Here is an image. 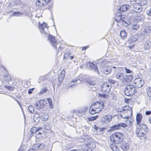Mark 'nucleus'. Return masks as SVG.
Instances as JSON below:
<instances>
[{
	"label": "nucleus",
	"mask_w": 151,
	"mask_h": 151,
	"mask_svg": "<svg viewBox=\"0 0 151 151\" xmlns=\"http://www.w3.org/2000/svg\"><path fill=\"white\" fill-rule=\"evenodd\" d=\"M139 126L137 127L136 131V134L139 137L144 136L148 131L147 126L143 124L139 125Z\"/></svg>",
	"instance_id": "1"
},
{
	"label": "nucleus",
	"mask_w": 151,
	"mask_h": 151,
	"mask_svg": "<svg viewBox=\"0 0 151 151\" xmlns=\"http://www.w3.org/2000/svg\"><path fill=\"white\" fill-rule=\"evenodd\" d=\"M124 137V136L123 133L116 132L111 136L110 140L113 143L118 144L122 141Z\"/></svg>",
	"instance_id": "2"
},
{
	"label": "nucleus",
	"mask_w": 151,
	"mask_h": 151,
	"mask_svg": "<svg viewBox=\"0 0 151 151\" xmlns=\"http://www.w3.org/2000/svg\"><path fill=\"white\" fill-rule=\"evenodd\" d=\"M137 91L133 86L128 85L125 88L124 93L127 96H130L136 93Z\"/></svg>",
	"instance_id": "3"
},
{
	"label": "nucleus",
	"mask_w": 151,
	"mask_h": 151,
	"mask_svg": "<svg viewBox=\"0 0 151 151\" xmlns=\"http://www.w3.org/2000/svg\"><path fill=\"white\" fill-rule=\"evenodd\" d=\"M47 101L45 99L40 100L37 101L35 104V106L37 110H40V109L44 108L46 106Z\"/></svg>",
	"instance_id": "4"
},
{
	"label": "nucleus",
	"mask_w": 151,
	"mask_h": 151,
	"mask_svg": "<svg viewBox=\"0 0 151 151\" xmlns=\"http://www.w3.org/2000/svg\"><path fill=\"white\" fill-rule=\"evenodd\" d=\"M94 106V108L98 110L99 111H101L103 109L104 106V103L101 101H96L93 103L91 106V107Z\"/></svg>",
	"instance_id": "5"
},
{
	"label": "nucleus",
	"mask_w": 151,
	"mask_h": 151,
	"mask_svg": "<svg viewBox=\"0 0 151 151\" xmlns=\"http://www.w3.org/2000/svg\"><path fill=\"white\" fill-rule=\"evenodd\" d=\"M111 86L107 83H103L101 86V90L104 93H108L110 91Z\"/></svg>",
	"instance_id": "6"
},
{
	"label": "nucleus",
	"mask_w": 151,
	"mask_h": 151,
	"mask_svg": "<svg viewBox=\"0 0 151 151\" xmlns=\"http://www.w3.org/2000/svg\"><path fill=\"white\" fill-rule=\"evenodd\" d=\"M86 66L89 69L94 71L98 74H99L97 67L93 63L90 62H87L86 63Z\"/></svg>",
	"instance_id": "7"
},
{
	"label": "nucleus",
	"mask_w": 151,
	"mask_h": 151,
	"mask_svg": "<svg viewBox=\"0 0 151 151\" xmlns=\"http://www.w3.org/2000/svg\"><path fill=\"white\" fill-rule=\"evenodd\" d=\"M101 71L104 73L108 75L110 73L112 70L111 67L109 66H101L100 68Z\"/></svg>",
	"instance_id": "8"
},
{
	"label": "nucleus",
	"mask_w": 151,
	"mask_h": 151,
	"mask_svg": "<svg viewBox=\"0 0 151 151\" xmlns=\"http://www.w3.org/2000/svg\"><path fill=\"white\" fill-rule=\"evenodd\" d=\"M39 27L41 33L44 34H47L48 28L47 27L46 24L45 23H43V24H40Z\"/></svg>",
	"instance_id": "9"
},
{
	"label": "nucleus",
	"mask_w": 151,
	"mask_h": 151,
	"mask_svg": "<svg viewBox=\"0 0 151 151\" xmlns=\"http://www.w3.org/2000/svg\"><path fill=\"white\" fill-rule=\"evenodd\" d=\"M50 1V0H37L35 3L37 6L41 7L46 5Z\"/></svg>",
	"instance_id": "10"
},
{
	"label": "nucleus",
	"mask_w": 151,
	"mask_h": 151,
	"mask_svg": "<svg viewBox=\"0 0 151 151\" xmlns=\"http://www.w3.org/2000/svg\"><path fill=\"white\" fill-rule=\"evenodd\" d=\"M133 83L135 84V86L138 88L142 87L144 83V81H143L142 79L140 78H135L134 80Z\"/></svg>",
	"instance_id": "11"
},
{
	"label": "nucleus",
	"mask_w": 151,
	"mask_h": 151,
	"mask_svg": "<svg viewBox=\"0 0 151 151\" xmlns=\"http://www.w3.org/2000/svg\"><path fill=\"white\" fill-rule=\"evenodd\" d=\"M48 39L51 44L52 46H54L55 49H57V47L56 46V45H57V42L54 36L50 35H49Z\"/></svg>",
	"instance_id": "12"
},
{
	"label": "nucleus",
	"mask_w": 151,
	"mask_h": 151,
	"mask_svg": "<svg viewBox=\"0 0 151 151\" xmlns=\"http://www.w3.org/2000/svg\"><path fill=\"white\" fill-rule=\"evenodd\" d=\"M132 9L134 12L138 13L141 12L142 10L141 6L137 3H135L133 5Z\"/></svg>",
	"instance_id": "13"
},
{
	"label": "nucleus",
	"mask_w": 151,
	"mask_h": 151,
	"mask_svg": "<svg viewBox=\"0 0 151 151\" xmlns=\"http://www.w3.org/2000/svg\"><path fill=\"white\" fill-rule=\"evenodd\" d=\"M127 125L124 123H118L112 127H111V130H114L119 129L120 128V127H125Z\"/></svg>",
	"instance_id": "14"
},
{
	"label": "nucleus",
	"mask_w": 151,
	"mask_h": 151,
	"mask_svg": "<svg viewBox=\"0 0 151 151\" xmlns=\"http://www.w3.org/2000/svg\"><path fill=\"white\" fill-rule=\"evenodd\" d=\"M86 144L87 145L89 151H92L96 146L95 144L93 142H91L89 139L88 141H87Z\"/></svg>",
	"instance_id": "15"
},
{
	"label": "nucleus",
	"mask_w": 151,
	"mask_h": 151,
	"mask_svg": "<svg viewBox=\"0 0 151 151\" xmlns=\"http://www.w3.org/2000/svg\"><path fill=\"white\" fill-rule=\"evenodd\" d=\"M138 38L137 35H134L129 38L127 41V42L129 44L132 45L138 40Z\"/></svg>",
	"instance_id": "16"
},
{
	"label": "nucleus",
	"mask_w": 151,
	"mask_h": 151,
	"mask_svg": "<svg viewBox=\"0 0 151 151\" xmlns=\"http://www.w3.org/2000/svg\"><path fill=\"white\" fill-rule=\"evenodd\" d=\"M86 79L87 78L85 75H81L79 76L78 78H76L73 80L71 82H76L78 81V80L81 81H85V80L86 81Z\"/></svg>",
	"instance_id": "17"
},
{
	"label": "nucleus",
	"mask_w": 151,
	"mask_h": 151,
	"mask_svg": "<svg viewBox=\"0 0 151 151\" xmlns=\"http://www.w3.org/2000/svg\"><path fill=\"white\" fill-rule=\"evenodd\" d=\"M112 117L111 115H106L102 118V122L104 124H106L107 122H109L112 119Z\"/></svg>",
	"instance_id": "18"
},
{
	"label": "nucleus",
	"mask_w": 151,
	"mask_h": 151,
	"mask_svg": "<svg viewBox=\"0 0 151 151\" xmlns=\"http://www.w3.org/2000/svg\"><path fill=\"white\" fill-rule=\"evenodd\" d=\"M120 147L123 150H127L129 149V145L126 142H123L120 144Z\"/></svg>",
	"instance_id": "19"
},
{
	"label": "nucleus",
	"mask_w": 151,
	"mask_h": 151,
	"mask_svg": "<svg viewBox=\"0 0 151 151\" xmlns=\"http://www.w3.org/2000/svg\"><path fill=\"white\" fill-rule=\"evenodd\" d=\"M142 115L140 113H137L136 116V120L137 124V125H139L142 121Z\"/></svg>",
	"instance_id": "20"
},
{
	"label": "nucleus",
	"mask_w": 151,
	"mask_h": 151,
	"mask_svg": "<svg viewBox=\"0 0 151 151\" xmlns=\"http://www.w3.org/2000/svg\"><path fill=\"white\" fill-rule=\"evenodd\" d=\"M86 143L84 144H81L79 146V149L80 150H82L84 151H89L88 147L87 145L86 144Z\"/></svg>",
	"instance_id": "21"
},
{
	"label": "nucleus",
	"mask_w": 151,
	"mask_h": 151,
	"mask_svg": "<svg viewBox=\"0 0 151 151\" xmlns=\"http://www.w3.org/2000/svg\"><path fill=\"white\" fill-rule=\"evenodd\" d=\"M133 79V76L132 75H126L123 80V82H130L132 81Z\"/></svg>",
	"instance_id": "22"
},
{
	"label": "nucleus",
	"mask_w": 151,
	"mask_h": 151,
	"mask_svg": "<svg viewBox=\"0 0 151 151\" xmlns=\"http://www.w3.org/2000/svg\"><path fill=\"white\" fill-rule=\"evenodd\" d=\"M40 120V115L38 114H36L33 116V120L35 124H38Z\"/></svg>",
	"instance_id": "23"
},
{
	"label": "nucleus",
	"mask_w": 151,
	"mask_h": 151,
	"mask_svg": "<svg viewBox=\"0 0 151 151\" xmlns=\"http://www.w3.org/2000/svg\"><path fill=\"white\" fill-rule=\"evenodd\" d=\"M129 6L128 5L124 4L120 7L119 10L122 12L126 11L129 9Z\"/></svg>",
	"instance_id": "24"
},
{
	"label": "nucleus",
	"mask_w": 151,
	"mask_h": 151,
	"mask_svg": "<svg viewBox=\"0 0 151 151\" xmlns=\"http://www.w3.org/2000/svg\"><path fill=\"white\" fill-rule=\"evenodd\" d=\"M115 77L117 79L123 80L124 79V74L122 73H117L115 75Z\"/></svg>",
	"instance_id": "25"
},
{
	"label": "nucleus",
	"mask_w": 151,
	"mask_h": 151,
	"mask_svg": "<svg viewBox=\"0 0 151 151\" xmlns=\"http://www.w3.org/2000/svg\"><path fill=\"white\" fill-rule=\"evenodd\" d=\"M86 81L89 84L92 86H94L96 84L95 81L92 78H87Z\"/></svg>",
	"instance_id": "26"
},
{
	"label": "nucleus",
	"mask_w": 151,
	"mask_h": 151,
	"mask_svg": "<svg viewBox=\"0 0 151 151\" xmlns=\"http://www.w3.org/2000/svg\"><path fill=\"white\" fill-rule=\"evenodd\" d=\"M93 108V106L92 107H91V106L89 109V112L91 114L93 115L96 113H98L100 112L98 110H97L96 109H95Z\"/></svg>",
	"instance_id": "27"
},
{
	"label": "nucleus",
	"mask_w": 151,
	"mask_h": 151,
	"mask_svg": "<svg viewBox=\"0 0 151 151\" xmlns=\"http://www.w3.org/2000/svg\"><path fill=\"white\" fill-rule=\"evenodd\" d=\"M151 46V42L150 41H147L145 43L144 45V48L145 50H148L150 49Z\"/></svg>",
	"instance_id": "28"
},
{
	"label": "nucleus",
	"mask_w": 151,
	"mask_h": 151,
	"mask_svg": "<svg viewBox=\"0 0 151 151\" xmlns=\"http://www.w3.org/2000/svg\"><path fill=\"white\" fill-rule=\"evenodd\" d=\"M78 141L79 142H82L83 144H84L86 143L87 141H88V139L87 138H86V137L84 136L83 138H79Z\"/></svg>",
	"instance_id": "29"
},
{
	"label": "nucleus",
	"mask_w": 151,
	"mask_h": 151,
	"mask_svg": "<svg viewBox=\"0 0 151 151\" xmlns=\"http://www.w3.org/2000/svg\"><path fill=\"white\" fill-rule=\"evenodd\" d=\"M128 108H129V109H131V107L128 106H126L123 107V109H122V111H120V113L123 114H124L125 113L126 114L127 110V109H128Z\"/></svg>",
	"instance_id": "30"
},
{
	"label": "nucleus",
	"mask_w": 151,
	"mask_h": 151,
	"mask_svg": "<svg viewBox=\"0 0 151 151\" xmlns=\"http://www.w3.org/2000/svg\"><path fill=\"white\" fill-rule=\"evenodd\" d=\"M120 36L121 37L124 39L127 37V34L125 30H122L120 32Z\"/></svg>",
	"instance_id": "31"
},
{
	"label": "nucleus",
	"mask_w": 151,
	"mask_h": 151,
	"mask_svg": "<svg viewBox=\"0 0 151 151\" xmlns=\"http://www.w3.org/2000/svg\"><path fill=\"white\" fill-rule=\"evenodd\" d=\"M115 19L116 21L117 22H119L121 20L124 22L123 20L122 19V16L120 14H119V15H116L115 17Z\"/></svg>",
	"instance_id": "32"
},
{
	"label": "nucleus",
	"mask_w": 151,
	"mask_h": 151,
	"mask_svg": "<svg viewBox=\"0 0 151 151\" xmlns=\"http://www.w3.org/2000/svg\"><path fill=\"white\" fill-rule=\"evenodd\" d=\"M144 32L147 33L151 32V26H148L146 27L144 29Z\"/></svg>",
	"instance_id": "33"
},
{
	"label": "nucleus",
	"mask_w": 151,
	"mask_h": 151,
	"mask_svg": "<svg viewBox=\"0 0 151 151\" xmlns=\"http://www.w3.org/2000/svg\"><path fill=\"white\" fill-rule=\"evenodd\" d=\"M41 145L39 144H36L34 145L33 146V150H38L40 148V147Z\"/></svg>",
	"instance_id": "34"
},
{
	"label": "nucleus",
	"mask_w": 151,
	"mask_h": 151,
	"mask_svg": "<svg viewBox=\"0 0 151 151\" xmlns=\"http://www.w3.org/2000/svg\"><path fill=\"white\" fill-rule=\"evenodd\" d=\"M126 114L128 115V118H129V117L131 116L132 115V108L131 107V109H127V111L126 112Z\"/></svg>",
	"instance_id": "35"
},
{
	"label": "nucleus",
	"mask_w": 151,
	"mask_h": 151,
	"mask_svg": "<svg viewBox=\"0 0 151 151\" xmlns=\"http://www.w3.org/2000/svg\"><path fill=\"white\" fill-rule=\"evenodd\" d=\"M47 90L48 89L46 87H44L41 90L39 94L40 95L42 94L46 93Z\"/></svg>",
	"instance_id": "36"
},
{
	"label": "nucleus",
	"mask_w": 151,
	"mask_h": 151,
	"mask_svg": "<svg viewBox=\"0 0 151 151\" xmlns=\"http://www.w3.org/2000/svg\"><path fill=\"white\" fill-rule=\"evenodd\" d=\"M44 127L45 129L49 130L51 128V125L50 123H47L45 124Z\"/></svg>",
	"instance_id": "37"
},
{
	"label": "nucleus",
	"mask_w": 151,
	"mask_h": 151,
	"mask_svg": "<svg viewBox=\"0 0 151 151\" xmlns=\"http://www.w3.org/2000/svg\"><path fill=\"white\" fill-rule=\"evenodd\" d=\"M41 129V128H38L36 132L35 133L36 135L37 136H38V137H40L41 136V135L42 134V132L39 131L40 129Z\"/></svg>",
	"instance_id": "38"
},
{
	"label": "nucleus",
	"mask_w": 151,
	"mask_h": 151,
	"mask_svg": "<svg viewBox=\"0 0 151 151\" xmlns=\"http://www.w3.org/2000/svg\"><path fill=\"white\" fill-rule=\"evenodd\" d=\"M47 103L48 102L49 103V105L50 106V109H52V99L50 98H48L47 99Z\"/></svg>",
	"instance_id": "39"
},
{
	"label": "nucleus",
	"mask_w": 151,
	"mask_h": 151,
	"mask_svg": "<svg viewBox=\"0 0 151 151\" xmlns=\"http://www.w3.org/2000/svg\"><path fill=\"white\" fill-rule=\"evenodd\" d=\"M98 117L97 115H96L95 116L88 117V121H93L96 119Z\"/></svg>",
	"instance_id": "40"
},
{
	"label": "nucleus",
	"mask_w": 151,
	"mask_h": 151,
	"mask_svg": "<svg viewBox=\"0 0 151 151\" xmlns=\"http://www.w3.org/2000/svg\"><path fill=\"white\" fill-rule=\"evenodd\" d=\"M48 116L47 113L44 114V116L41 117V119L43 121H45L48 118Z\"/></svg>",
	"instance_id": "41"
},
{
	"label": "nucleus",
	"mask_w": 151,
	"mask_h": 151,
	"mask_svg": "<svg viewBox=\"0 0 151 151\" xmlns=\"http://www.w3.org/2000/svg\"><path fill=\"white\" fill-rule=\"evenodd\" d=\"M23 15L20 12H14L13 14V16H14L17 17L21 16Z\"/></svg>",
	"instance_id": "42"
},
{
	"label": "nucleus",
	"mask_w": 151,
	"mask_h": 151,
	"mask_svg": "<svg viewBox=\"0 0 151 151\" xmlns=\"http://www.w3.org/2000/svg\"><path fill=\"white\" fill-rule=\"evenodd\" d=\"M147 95L149 99L151 100V88L148 89L147 91Z\"/></svg>",
	"instance_id": "43"
},
{
	"label": "nucleus",
	"mask_w": 151,
	"mask_h": 151,
	"mask_svg": "<svg viewBox=\"0 0 151 151\" xmlns=\"http://www.w3.org/2000/svg\"><path fill=\"white\" fill-rule=\"evenodd\" d=\"M139 27V25L137 24H133L132 26V27L133 29L137 30Z\"/></svg>",
	"instance_id": "44"
},
{
	"label": "nucleus",
	"mask_w": 151,
	"mask_h": 151,
	"mask_svg": "<svg viewBox=\"0 0 151 151\" xmlns=\"http://www.w3.org/2000/svg\"><path fill=\"white\" fill-rule=\"evenodd\" d=\"M37 129H37L35 127H32L30 129V132L32 134H35Z\"/></svg>",
	"instance_id": "45"
},
{
	"label": "nucleus",
	"mask_w": 151,
	"mask_h": 151,
	"mask_svg": "<svg viewBox=\"0 0 151 151\" xmlns=\"http://www.w3.org/2000/svg\"><path fill=\"white\" fill-rule=\"evenodd\" d=\"M120 115L121 117L123 119H125L129 118L128 116V115L127 114H125L124 115L123 114L120 113Z\"/></svg>",
	"instance_id": "46"
},
{
	"label": "nucleus",
	"mask_w": 151,
	"mask_h": 151,
	"mask_svg": "<svg viewBox=\"0 0 151 151\" xmlns=\"http://www.w3.org/2000/svg\"><path fill=\"white\" fill-rule=\"evenodd\" d=\"M28 109L30 113H32L34 111V108L32 105H30L28 107Z\"/></svg>",
	"instance_id": "47"
},
{
	"label": "nucleus",
	"mask_w": 151,
	"mask_h": 151,
	"mask_svg": "<svg viewBox=\"0 0 151 151\" xmlns=\"http://www.w3.org/2000/svg\"><path fill=\"white\" fill-rule=\"evenodd\" d=\"M70 54L68 53H66L64 54V58L65 59H67L68 58V57H70Z\"/></svg>",
	"instance_id": "48"
},
{
	"label": "nucleus",
	"mask_w": 151,
	"mask_h": 151,
	"mask_svg": "<svg viewBox=\"0 0 151 151\" xmlns=\"http://www.w3.org/2000/svg\"><path fill=\"white\" fill-rule=\"evenodd\" d=\"M5 88L7 89L8 90L10 91H12L13 90V87L12 86H5Z\"/></svg>",
	"instance_id": "49"
},
{
	"label": "nucleus",
	"mask_w": 151,
	"mask_h": 151,
	"mask_svg": "<svg viewBox=\"0 0 151 151\" xmlns=\"http://www.w3.org/2000/svg\"><path fill=\"white\" fill-rule=\"evenodd\" d=\"M124 68L125 70L126 73H131L132 72L130 69H127L126 67H125Z\"/></svg>",
	"instance_id": "50"
},
{
	"label": "nucleus",
	"mask_w": 151,
	"mask_h": 151,
	"mask_svg": "<svg viewBox=\"0 0 151 151\" xmlns=\"http://www.w3.org/2000/svg\"><path fill=\"white\" fill-rule=\"evenodd\" d=\"M60 75H61L63 78H64L65 76V71L64 70L61 71Z\"/></svg>",
	"instance_id": "51"
},
{
	"label": "nucleus",
	"mask_w": 151,
	"mask_h": 151,
	"mask_svg": "<svg viewBox=\"0 0 151 151\" xmlns=\"http://www.w3.org/2000/svg\"><path fill=\"white\" fill-rule=\"evenodd\" d=\"M142 14H141V16H137V19L138 20V19H139V20L140 21H141L142 20V19H143V17H142Z\"/></svg>",
	"instance_id": "52"
},
{
	"label": "nucleus",
	"mask_w": 151,
	"mask_h": 151,
	"mask_svg": "<svg viewBox=\"0 0 151 151\" xmlns=\"http://www.w3.org/2000/svg\"><path fill=\"white\" fill-rule=\"evenodd\" d=\"M111 149L113 150V151H115L114 150V149L115 148L116 149V150H118V147L116 145H114L113 147H111Z\"/></svg>",
	"instance_id": "53"
},
{
	"label": "nucleus",
	"mask_w": 151,
	"mask_h": 151,
	"mask_svg": "<svg viewBox=\"0 0 151 151\" xmlns=\"http://www.w3.org/2000/svg\"><path fill=\"white\" fill-rule=\"evenodd\" d=\"M8 77H9V76H8ZM8 76H7L6 75L4 76V78L7 81H10L11 80V78L10 77V76H9V77H8V78H8Z\"/></svg>",
	"instance_id": "54"
},
{
	"label": "nucleus",
	"mask_w": 151,
	"mask_h": 151,
	"mask_svg": "<svg viewBox=\"0 0 151 151\" xmlns=\"http://www.w3.org/2000/svg\"><path fill=\"white\" fill-rule=\"evenodd\" d=\"M108 81L109 83L112 84H114L116 83V81H115L111 79L109 80Z\"/></svg>",
	"instance_id": "55"
},
{
	"label": "nucleus",
	"mask_w": 151,
	"mask_h": 151,
	"mask_svg": "<svg viewBox=\"0 0 151 151\" xmlns=\"http://www.w3.org/2000/svg\"><path fill=\"white\" fill-rule=\"evenodd\" d=\"M34 89V88H32L31 89H30L28 90V93L29 94H31L32 93V91Z\"/></svg>",
	"instance_id": "56"
},
{
	"label": "nucleus",
	"mask_w": 151,
	"mask_h": 151,
	"mask_svg": "<svg viewBox=\"0 0 151 151\" xmlns=\"http://www.w3.org/2000/svg\"><path fill=\"white\" fill-rule=\"evenodd\" d=\"M64 78L62 77L61 75H59L58 76V79L59 81H62Z\"/></svg>",
	"instance_id": "57"
},
{
	"label": "nucleus",
	"mask_w": 151,
	"mask_h": 151,
	"mask_svg": "<svg viewBox=\"0 0 151 151\" xmlns=\"http://www.w3.org/2000/svg\"><path fill=\"white\" fill-rule=\"evenodd\" d=\"M56 47H57V48L58 47V48L59 50L60 51H61L62 50V49H63L62 47H61L60 46V45H58V43H57V45H56ZM57 49V48L56 49Z\"/></svg>",
	"instance_id": "58"
},
{
	"label": "nucleus",
	"mask_w": 151,
	"mask_h": 151,
	"mask_svg": "<svg viewBox=\"0 0 151 151\" xmlns=\"http://www.w3.org/2000/svg\"><path fill=\"white\" fill-rule=\"evenodd\" d=\"M147 13L148 15L151 16V9L147 10Z\"/></svg>",
	"instance_id": "59"
},
{
	"label": "nucleus",
	"mask_w": 151,
	"mask_h": 151,
	"mask_svg": "<svg viewBox=\"0 0 151 151\" xmlns=\"http://www.w3.org/2000/svg\"><path fill=\"white\" fill-rule=\"evenodd\" d=\"M145 114L146 115H149L151 114V111H147L145 112Z\"/></svg>",
	"instance_id": "60"
},
{
	"label": "nucleus",
	"mask_w": 151,
	"mask_h": 151,
	"mask_svg": "<svg viewBox=\"0 0 151 151\" xmlns=\"http://www.w3.org/2000/svg\"><path fill=\"white\" fill-rule=\"evenodd\" d=\"M75 85V84H73V85H70L68 86H67V89H69V88H72Z\"/></svg>",
	"instance_id": "61"
},
{
	"label": "nucleus",
	"mask_w": 151,
	"mask_h": 151,
	"mask_svg": "<svg viewBox=\"0 0 151 151\" xmlns=\"http://www.w3.org/2000/svg\"><path fill=\"white\" fill-rule=\"evenodd\" d=\"M88 46H84L82 48V50H86L88 48Z\"/></svg>",
	"instance_id": "62"
},
{
	"label": "nucleus",
	"mask_w": 151,
	"mask_h": 151,
	"mask_svg": "<svg viewBox=\"0 0 151 151\" xmlns=\"http://www.w3.org/2000/svg\"><path fill=\"white\" fill-rule=\"evenodd\" d=\"M105 129V128H99L100 131H102L104 130Z\"/></svg>",
	"instance_id": "63"
},
{
	"label": "nucleus",
	"mask_w": 151,
	"mask_h": 151,
	"mask_svg": "<svg viewBox=\"0 0 151 151\" xmlns=\"http://www.w3.org/2000/svg\"><path fill=\"white\" fill-rule=\"evenodd\" d=\"M149 121L150 124H151V116L149 119Z\"/></svg>",
	"instance_id": "64"
}]
</instances>
